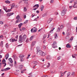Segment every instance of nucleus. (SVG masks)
Returning <instances> with one entry per match:
<instances>
[{
    "label": "nucleus",
    "mask_w": 77,
    "mask_h": 77,
    "mask_svg": "<svg viewBox=\"0 0 77 77\" xmlns=\"http://www.w3.org/2000/svg\"><path fill=\"white\" fill-rule=\"evenodd\" d=\"M5 62H6V60H5V59H4L2 61V63H5Z\"/></svg>",
    "instance_id": "obj_34"
},
{
    "label": "nucleus",
    "mask_w": 77,
    "mask_h": 77,
    "mask_svg": "<svg viewBox=\"0 0 77 77\" xmlns=\"http://www.w3.org/2000/svg\"><path fill=\"white\" fill-rule=\"evenodd\" d=\"M50 22H51V21L50 20H48V21L47 23H48V24H49V23H50Z\"/></svg>",
    "instance_id": "obj_40"
},
{
    "label": "nucleus",
    "mask_w": 77,
    "mask_h": 77,
    "mask_svg": "<svg viewBox=\"0 0 77 77\" xmlns=\"http://www.w3.org/2000/svg\"><path fill=\"white\" fill-rule=\"evenodd\" d=\"M13 65H14V64H10V66L12 67V66H13Z\"/></svg>",
    "instance_id": "obj_54"
},
{
    "label": "nucleus",
    "mask_w": 77,
    "mask_h": 77,
    "mask_svg": "<svg viewBox=\"0 0 77 77\" xmlns=\"http://www.w3.org/2000/svg\"><path fill=\"white\" fill-rule=\"evenodd\" d=\"M13 57H14V58H16V55H14L13 56Z\"/></svg>",
    "instance_id": "obj_53"
},
{
    "label": "nucleus",
    "mask_w": 77,
    "mask_h": 77,
    "mask_svg": "<svg viewBox=\"0 0 77 77\" xmlns=\"http://www.w3.org/2000/svg\"><path fill=\"white\" fill-rule=\"evenodd\" d=\"M23 25V24L22 23H20L18 25L20 29L21 27V26Z\"/></svg>",
    "instance_id": "obj_19"
},
{
    "label": "nucleus",
    "mask_w": 77,
    "mask_h": 77,
    "mask_svg": "<svg viewBox=\"0 0 77 77\" xmlns=\"http://www.w3.org/2000/svg\"><path fill=\"white\" fill-rule=\"evenodd\" d=\"M3 41H2L1 43L0 44V45H3Z\"/></svg>",
    "instance_id": "obj_50"
},
{
    "label": "nucleus",
    "mask_w": 77,
    "mask_h": 77,
    "mask_svg": "<svg viewBox=\"0 0 77 77\" xmlns=\"http://www.w3.org/2000/svg\"><path fill=\"white\" fill-rule=\"evenodd\" d=\"M18 35H17L15 37V38H16V39H17L18 38Z\"/></svg>",
    "instance_id": "obj_61"
},
{
    "label": "nucleus",
    "mask_w": 77,
    "mask_h": 77,
    "mask_svg": "<svg viewBox=\"0 0 77 77\" xmlns=\"http://www.w3.org/2000/svg\"><path fill=\"white\" fill-rule=\"evenodd\" d=\"M44 77H48V76L47 75H44Z\"/></svg>",
    "instance_id": "obj_64"
},
{
    "label": "nucleus",
    "mask_w": 77,
    "mask_h": 77,
    "mask_svg": "<svg viewBox=\"0 0 77 77\" xmlns=\"http://www.w3.org/2000/svg\"><path fill=\"white\" fill-rule=\"evenodd\" d=\"M1 71H5V69H2Z\"/></svg>",
    "instance_id": "obj_63"
},
{
    "label": "nucleus",
    "mask_w": 77,
    "mask_h": 77,
    "mask_svg": "<svg viewBox=\"0 0 77 77\" xmlns=\"http://www.w3.org/2000/svg\"><path fill=\"white\" fill-rule=\"evenodd\" d=\"M57 43L56 42V41H54V43L53 44L52 47L54 48H56V47H57V46H54Z\"/></svg>",
    "instance_id": "obj_5"
},
{
    "label": "nucleus",
    "mask_w": 77,
    "mask_h": 77,
    "mask_svg": "<svg viewBox=\"0 0 77 77\" xmlns=\"http://www.w3.org/2000/svg\"><path fill=\"white\" fill-rule=\"evenodd\" d=\"M43 48H44V49H45V48H46V46H45V45H43Z\"/></svg>",
    "instance_id": "obj_43"
},
{
    "label": "nucleus",
    "mask_w": 77,
    "mask_h": 77,
    "mask_svg": "<svg viewBox=\"0 0 77 77\" xmlns=\"http://www.w3.org/2000/svg\"><path fill=\"white\" fill-rule=\"evenodd\" d=\"M46 35H44L43 36V39H44L45 38H46Z\"/></svg>",
    "instance_id": "obj_49"
},
{
    "label": "nucleus",
    "mask_w": 77,
    "mask_h": 77,
    "mask_svg": "<svg viewBox=\"0 0 77 77\" xmlns=\"http://www.w3.org/2000/svg\"><path fill=\"white\" fill-rule=\"evenodd\" d=\"M34 32H36V29H34Z\"/></svg>",
    "instance_id": "obj_60"
},
{
    "label": "nucleus",
    "mask_w": 77,
    "mask_h": 77,
    "mask_svg": "<svg viewBox=\"0 0 77 77\" xmlns=\"http://www.w3.org/2000/svg\"><path fill=\"white\" fill-rule=\"evenodd\" d=\"M71 74V72H68L67 74V77H69V75Z\"/></svg>",
    "instance_id": "obj_33"
},
{
    "label": "nucleus",
    "mask_w": 77,
    "mask_h": 77,
    "mask_svg": "<svg viewBox=\"0 0 77 77\" xmlns=\"http://www.w3.org/2000/svg\"><path fill=\"white\" fill-rule=\"evenodd\" d=\"M66 47L67 48H71V45H70L69 44H67L66 45Z\"/></svg>",
    "instance_id": "obj_17"
},
{
    "label": "nucleus",
    "mask_w": 77,
    "mask_h": 77,
    "mask_svg": "<svg viewBox=\"0 0 77 77\" xmlns=\"http://www.w3.org/2000/svg\"><path fill=\"white\" fill-rule=\"evenodd\" d=\"M4 10H5V11L6 12L7 10V8H6V7H4Z\"/></svg>",
    "instance_id": "obj_36"
},
{
    "label": "nucleus",
    "mask_w": 77,
    "mask_h": 77,
    "mask_svg": "<svg viewBox=\"0 0 77 77\" xmlns=\"http://www.w3.org/2000/svg\"><path fill=\"white\" fill-rule=\"evenodd\" d=\"M26 42H29V38H27L26 41Z\"/></svg>",
    "instance_id": "obj_44"
},
{
    "label": "nucleus",
    "mask_w": 77,
    "mask_h": 77,
    "mask_svg": "<svg viewBox=\"0 0 77 77\" xmlns=\"http://www.w3.org/2000/svg\"><path fill=\"white\" fill-rule=\"evenodd\" d=\"M75 74V72H72V75H74Z\"/></svg>",
    "instance_id": "obj_48"
},
{
    "label": "nucleus",
    "mask_w": 77,
    "mask_h": 77,
    "mask_svg": "<svg viewBox=\"0 0 77 77\" xmlns=\"http://www.w3.org/2000/svg\"><path fill=\"white\" fill-rule=\"evenodd\" d=\"M44 9V8H41V11H43V10Z\"/></svg>",
    "instance_id": "obj_59"
},
{
    "label": "nucleus",
    "mask_w": 77,
    "mask_h": 77,
    "mask_svg": "<svg viewBox=\"0 0 77 77\" xmlns=\"http://www.w3.org/2000/svg\"><path fill=\"white\" fill-rule=\"evenodd\" d=\"M36 49H37V54H38V53L39 52V51H41V50H39V47L38 46H37L36 47Z\"/></svg>",
    "instance_id": "obj_9"
},
{
    "label": "nucleus",
    "mask_w": 77,
    "mask_h": 77,
    "mask_svg": "<svg viewBox=\"0 0 77 77\" xmlns=\"http://www.w3.org/2000/svg\"><path fill=\"white\" fill-rule=\"evenodd\" d=\"M54 2V0H51L50 2L51 3H53Z\"/></svg>",
    "instance_id": "obj_51"
},
{
    "label": "nucleus",
    "mask_w": 77,
    "mask_h": 77,
    "mask_svg": "<svg viewBox=\"0 0 77 77\" xmlns=\"http://www.w3.org/2000/svg\"><path fill=\"white\" fill-rule=\"evenodd\" d=\"M15 6V4L13 3V4H12L11 7V9H13V8H14Z\"/></svg>",
    "instance_id": "obj_12"
},
{
    "label": "nucleus",
    "mask_w": 77,
    "mask_h": 77,
    "mask_svg": "<svg viewBox=\"0 0 77 77\" xmlns=\"http://www.w3.org/2000/svg\"><path fill=\"white\" fill-rule=\"evenodd\" d=\"M22 30H26V28H21Z\"/></svg>",
    "instance_id": "obj_42"
},
{
    "label": "nucleus",
    "mask_w": 77,
    "mask_h": 77,
    "mask_svg": "<svg viewBox=\"0 0 77 77\" xmlns=\"http://www.w3.org/2000/svg\"><path fill=\"white\" fill-rule=\"evenodd\" d=\"M66 9L65 8L64 9L62 12L61 15L62 16H64L65 15V14H66Z\"/></svg>",
    "instance_id": "obj_2"
},
{
    "label": "nucleus",
    "mask_w": 77,
    "mask_h": 77,
    "mask_svg": "<svg viewBox=\"0 0 77 77\" xmlns=\"http://www.w3.org/2000/svg\"><path fill=\"white\" fill-rule=\"evenodd\" d=\"M5 46H6V48H9V45H8V43H7L6 45H5Z\"/></svg>",
    "instance_id": "obj_32"
},
{
    "label": "nucleus",
    "mask_w": 77,
    "mask_h": 77,
    "mask_svg": "<svg viewBox=\"0 0 77 77\" xmlns=\"http://www.w3.org/2000/svg\"><path fill=\"white\" fill-rule=\"evenodd\" d=\"M23 65H20L19 66V68L20 69H21L23 68Z\"/></svg>",
    "instance_id": "obj_10"
},
{
    "label": "nucleus",
    "mask_w": 77,
    "mask_h": 77,
    "mask_svg": "<svg viewBox=\"0 0 77 77\" xmlns=\"http://www.w3.org/2000/svg\"><path fill=\"white\" fill-rule=\"evenodd\" d=\"M54 28H53L51 30V31L50 32V33H53V32H53V30H54Z\"/></svg>",
    "instance_id": "obj_26"
},
{
    "label": "nucleus",
    "mask_w": 77,
    "mask_h": 77,
    "mask_svg": "<svg viewBox=\"0 0 77 77\" xmlns=\"http://www.w3.org/2000/svg\"><path fill=\"white\" fill-rule=\"evenodd\" d=\"M43 67H44V68H45V67H46V65H44L43 66Z\"/></svg>",
    "instance_id": "obj_62"
},
{
    "label": "nucleus",
    "mask_w": 77,
    "mask_h": 77,
    "mask_svg": "<svg viewBox=\"0 0 77 77\" xmlns=\"http://www.w3.org/2000/svg\"><path fill=\"white\" fill-rule=\"evenodd\" d=\"M55 39H57L58 37H57V34L56 33L55 35Z\"/></svg>",
    "instance_id": "obj_20"
},
{
    "label": "nucleus",
    "mask_w": 77,
    "mask_h": 77,
    "mask_svg": "<svg viewBox=\"0 0 77 77\" xmlns=\"http://www.w3.org/2000/svg\"><path fill=\"white\" fill-rule=\"evenodd\" d=\"M60 58H61V57L59 56L57 58V60H60Z\"/></svg>",
    "instance_id": "obj_41"
},
{
    "label": "nucleus",
    "mask_w": 77,
    "mask_h": 77,
    "mask_svg": "<svg viewBox=\"0 0 77 77\" xmlns=\"http://www.w3.org/2000/svg\"><path fill=\"white\" fill-rule=\"evenodd\" d=\"M62 76H63V72L61 73V76L60 77H62Z\"/></svg>",
    "instance_id": "obj_38"
},
{
    "label": "nucleus",
    "mask_w": 77,
    "mask_h": 77,
    "mask_svg": "<svg viewBox=\"0 0 77 77\" xmlns=\"http://www.w3.org/2000/svg\"><path fill=\"white\" fill-rule=\"evenodd\" d=\"M50 66V63H48V65L47 66V67L49 68Z\"/></svg>",
    "instance_id": "obj_30"
},
{
    "label": "nucleus",
    "mask_w": 77,
    "mask_h": 77,
    "mask_svg": "<svg viewBox=\"0 0 77 77\" xmlns=\"http://www.w3.org/2000/svg\"><path fill=\"white\" fill-rule=\"evenodd\" d=\"M8 60L10 61L11 63H13V61L12 60V58H9Z\"/></svg>",
    "instance_id": "obj_13"
},
{
    "label": "nucleus",
    "mask_w": 77,
    "mask_h": 77,
    "mask_svg": "<svg viewBox=\"0 0 77 77\" xmlns=\"http://www.w3.org/2000/svg\"><path fill=\"white\" fill-rule=\"evenodd\" d=\"M13 14H14V13H10L7 14V17H11Z\"/></svg>",
    "instance_id": "obj_6"
},
{
    "label": "nucleus",
    "mask_w": 77,
    "mask_h": 77,
    "mask_svg": "<svg viewBox=\"0 0 77 77\" xmlns=\"http://www.w3.org/2000/svg\"><path fill=\"white\" fill-rule=\"evenodd\" d=\"M60 28L59 27H58L57 28V32H60Z\"/></svg>",
    "instance_id": "obj_31"
},
{
    "label": "nucleus",
    "mask_w": 77,
    "mask_h": 77,
    "mask_svg": "<svg viewBox=\"0 0 77 77\" xmlns=\"http://www.w3.org/2000/svg\"><path fill=\"white\" fill-rule=\"evenodd\" d=\"M49 20H50L51 21L52 20H53V18H50Z\"/></svg>",
    "instance_id": "obj_58"
},
{
    "label": "nucleus",
    "mask_w": 77,
    "mask_h": 77,
    "mask_svg": "<svg viewBox=\"0 0 77 77\" xmlns=\"http://www.w3.org/2000/svg\"><path fill=\"white\" fill-rule=\"evenodd\" d=\"M46 59H48V60H50V59H51V57L50 55L47 56L46 57Z\"/></svg>",
    "instance_id": "obj_8"
},
{
    "label": "nucleus",
    "mask_w": 77,
    "mask_h": 77,
    "mask_svg": "<svg viewBox=\"0 0 77 77\" xmlns=\"http://www.w3.org/2000/svg\"><path fill=\"white\" fill-rule=\"evenodd\" d=\"M20 58L24 57V55H20L19 56Z\"/></svg>",
    "instance_id": "obj_22"
},
{
    "label": "nucleus",
    "mask_w": 77,
    "mask_h": 77,
    "mask_svg": "<svg viewBox=\"0 0 77 77\" xmlns=\"http://www.w3.org/2000/svg\"><path fill=\"white\" fill-rule=\"evenodd\" d=\"M10 42H14V41H17V40H15V39L14 38H11L10 39Z\"/></svg>",
    "instance_id": "obj_7"
},
{
    "label": "nucleus",
    "mask_w": 77,
    "mask_h": 77,
    "mask_svg": "<svg viewBox=\"0 0 77 77\" xmlns=\"http://www.w3.org/2000/svg\"><path fill=\"white\" fill-rule=\"evenodd\" d=\"M73 8H77V4H74V5L73 6Z\"/></svg>",
    "instance_id": "obj_18"
},
{
    "label": "nucleus",
    "mask_w": 77,
    "mask_h": 77,
    "mask_svg": "<svg viewBox=\"0 0 77 77\" xmlns=\"http://www.w3.org/2000/svg\"><path fill=\"white\" fill-rule=\"evenodd\" d=\"M2 64H4V66H4V67H5V66H6V63H3Z\"/></svg>",
    "instance_id": "obj_35"
},
{
    "label": "nucleus",
    "mask_w": 77,
    "mask_h": 77,
    "mask_svg": "<svg viewBox=\"0 0 77 77\" xmlns=\"http://www.w3.org/2000/svg\"><path fill=\"white\" fill-rule=\"evenodd\" d=\"M27 22H28V20H26L24 22V23L25 24H26V23H27Z\"/></svg>",
    "instance_id": "obj_47"
},
{
    "label": "nucleus",
    "mask_w": 77,
    "mask_h": 77,
    "mask_svg": "<svg viewBox=\"0 0 77 77\" xmlns=\"http://www.w3.org/2000/svg\"><path fill=\"white\" fill-rule=\"evenodd\" d=\"M22 21V19L21 18H20L18 19L15 22V23H19V22H21Z\"/></svg>",
    "instance_id": "obj_4"
},
{
    "label": "nucleus",
    "mask_w": 77,
    "mask_h": 77,
    "mask_svg": "<svg viewBox=\"0 0 77 77\" xmlns=\"http://www.w3.org/2000/svg\"><path fill=\"white\" fill-rule=\"evenodd\" d=\"M33 7V8H36L37 9L39 7V5L38 4L35 5Z\"/></svg>",
    "instance_id": "obj_14"
},
{
    "label": "nucleus",
    "mask_w": 77,
    "mask_h": 77,
    "mask_svg": "<svg viewBox=\"0 0 77 77\" xmlns=\"http://www.w3.org/2000/svg\"><path fill=\"white\" fill-rule=\"evenodd\" d=\"M36 9H37V8H34V9H33V10H34V11H35V10H36Z\"/></svg>",
    "instance_id": "obj_57"
},
{
    "label": "nucleus",
    "mask_w": 77,
    "mask_h": 77,
    "mask_svg": "<svg viewBox=\"0 0 77 77\" xmlns=\"http://www.w3.org/2000/svg\"><path fill=\"white\" fill-rule=\"evenodd\" d=\"M39 52V54L41 56H45V54L43 51H40Z\"/></svg>",
    "instance_id": "obj_3"
},
{
    "label": "nucleus",
    "mask_w": 77,
    "mask_h": 77,
    "mask_svg": "<svg viewBox=\"0 0 77 77\" xmlns=\"http://www.w3.org/2000/svg\"><path fill=\"white\" fill-rule=\"evenodd\" d=\"M33 62V64L34 65H35V66L37 65V62L34 61Z\"/></svg>",
    "instance_id": "obj_21"
},
{
    "label": "nucleus",
    "mask_w": 77,
    "mask_h": 77,
    "mask_svg": "<svg viewBox=\"0 0 77 77\" xmlns=\"http://www.w3.org/2000/svg\"><path fill=\"white\" fill-rule=\"evenodd\" d=\"M0 24H3V22L2 21H0Z\"/></svg>",
    "instance_id": "obj_52"
},
{
    "label": "nucleus",
    "mask_w": 77,
    "mask_h": 77,
    "mask_svg": "<svg viewBox=\"0 0 77 77\" xmlns=\"http://www.w3.org/2000/svg\"><path fill=\"white\" fill-rule=\"evenodd\" d=\"M10 69V68H7L6 69H4V70L5 71H8V70H9Z\"/></svg>",
    "instance_id": "obj_24"
},
{
    "label": "nucleus",
    "mask_w": 77,
    "mask_h": 77,
    "mask_svg": "<svg viewBox=\"0 0 77 77\" xmlns=\"http://www.w3.org/2000/svg\"><path fill=\"white\" fill-rule=\"evenodd\" d=\"M16 18L18 20V19H19V18H20V16L19 15H18L17 17H16Z\"/></svg>",
    "instance_id": "obj_28"
},
{
    "label": "nucleus",
    "mask_w": 77,
    "mask_h": 77,
    "mask_svg": "<svg viewBox=\"0 0 77 77\" xmlns=\"http://www.w3.org/2000/svg\"><path fill=\"white\" fill-rule=\"evenodd\" d=\"M60 29H63V25H61L60 26Z\"/></svg>",
    "instance_id": "obj_46"
},
{
    "label": "nucleus",
    "mask_w": 77,
    "mask_h": 77,
    "mask_svg": "<svg viewBox=\"0 0 77 77\" xmlns=\"http://www.w3.org/2000/svg\"><path fill=\"white\" fill-rule=\"evenodd\" d=\"M31 32H32V33H34V29L33 28H32L31 30Z\"/></svg>",
    "instance_id": "obj_37"
},
{
    "label": "nucleus",
    "mask_w": 77,
    "mask_h": 77,
    "mask_svg": "<svg viewBox=\"0 0 77 77\" xmlns=\"http://www.w3.org/2000/svg\"><path fill=\"white\" fill-rule=\"evenodd\" d=\"M5 2L6 3H8V4H9L11 3V2L9 1H5Z\"/></svg>",
    "instance_id": "obj_27"
},
{
    "label": "nucleus",
    "mask_w": 77,
    "mask_h": 77,
    "mask_svg": "<svg viewBox=\"0 0 77 77\" xmlns=\"http://www.w3.org/2000/svg\"><path fill=\"white\" fill-rule=\"evenodd\" d=\"M73 36H72L71 37V38H70V41H72V40H73Z\"/></svg>",
    "instance_id": "obj_45"
},
{
    "label": "nucleus",
    "mask_w": 77,
    "mask_h": 77,
    "mask_svg": "<svg viewBox=\"0 0 77 77\" xmlns=\"http://www.w3.org/2000/svg\"><path fill=\"white\" fill-rule=\"evenodd\" d=\"M74 4H75V5H77V1H76L75 2V3H74Z\"/></svg>",
    "instance_id": "obj_55"
},
{
    "label": "nucleus",
    "mask_w": 77,
    "mask_h": 77,
    "mask_svg": "<svg viewBox=\"0 0 77 77\" xmlns=\"http://www.w3.org/2000/svg\"><path fill=\"white\" fill-rule=\"evenodd\" d=\"M20 62H23L24 60V58H20Z\"/></svg>",
    "instance_id": "obj_16"
},
{
    "label": "nucleus",
    "mask_w": 77,
    "mask_h": 77,
    "mask_svg": "<svg viewBox=\"0 0 77 77\" xmlns=\"http://www.w3.org/2000/svg\"><path fill=\"white\" fill-rule=\"evenodd\" d=\"M36 44V42H32V44H31V47H33Z\"/></svg>",
    "instance_id": "obj_11"
},
{
    "label": "nucleus",
    "mask_w": 77,
    "mask_h": 77,
    "mask_svg": "<svg viewBox=\"0 0 77 77\" xmlns=\"http://www.w3.org/2000/svg\"><path fill=\"white\" fill-rule=\"evenodd\" d=\"M74 20H77V17H75L74 18Z\"/></svg>",
    "instance_id": "obj_39"
},
{
    "label": "nucleus",
    "mask_w": 77,
    "mask_h": 77,
    "mask_svg": "<svg viewBox=\"0 0 77 77\" xmlns=\"http://www.w3.org/2000/svg\"><path fill=\"white\" fill-rule=\"evenodd\" d=\"M5 12H11V10L10 9H8Z\"/></svg>",
    "instance_id": "obj_29"
},
{
    "label": "nucleus",
    "mask_w": 77,
    "mask_h": 77,
    "mask_svg": "<svg viewBox=\"0 0 77 77\" xmlns=\"http://www.w3.org/2000/svg\"><path fill=\"white\" fill-rule=\"evenodd\" d=\"M9 56V54H7V55H6L5 57L6 60H7V59H8Z\"/></svg>",
    "instance_id": "obj_15"
},
{
    "label": "nucleus",
    "mask_w": 77,
    "mask_h": 77,
    "mask_svg": "<svg viewBox=\"0 0 77 77\" xmlns=\"http://www.w3.org/2000/svg\"><path fill=\"white\" fill-rule=\"evenodd\" d=\"M72 8H73V6H70L69 7V8L70 9H72Z\"/></svg>",
    "instance_id": "obj_56"
},
{
    "label": "nucleus",
    "mask_w": 77,
    "mask_h": 77,
    "mask_svg": "<svg viewBox=\"0 0 77 77\" xmlns=\"http://www.w3.org/2000/svg\"><path fill=\"white\" fill-rule=\"evenodd\" d=\"M33 36L32 35L29 38L30 41H32V40L33 39Z\"/></svg>",
    "instance_id": "obj_25"
},
{
    "label": "nucleus",
    "mask_w": 77,
    "mask_h": 77,
    "mask_svg": "<svg viewBox=\"0 0 77 77\" xmlns=\"http://www.w3.org/2000/svg\"><path fill=\"white\" fill-rule=\"evenodd\" d=\"M23 11H24V12H26L27 11V8L25 7H24Z\"/></svg>",
    "instance_id": "obj_23"
},
{
    "label": "nucleus",
    "mask_w": 77,
    "mask_h": 77,
    "mask_svg": "<svg viewBox=\"0 0 77 77\" xmlns=\"http://www.w3.org/2000/svg\"><path fill=\"white\" fill-rule=\"evenodd\" d=\"M27 38V36L26 34L23 35L22 38L21 35H20L19 37V42L20 43H21L23 42H24Z\"/></svg>",
    "instance_id": "obj_1"
}]
</instances>
